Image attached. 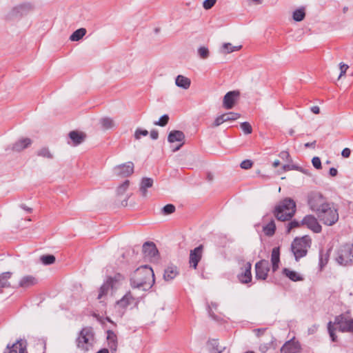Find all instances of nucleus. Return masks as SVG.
Wrapping results in <instances>:
<instances>
[{"mask_svg": "<svg viewBox=\"0 0 353 353\" xmlns=\"http://www.w3.org/2000/svg\"><path fill=\"white\" fill-rule=\"evenodd\" d=\"M307 203L310 209L317 214L318 212H320L321 208L328 203L321 193L312 192L307 196Z\"/></svg>", "mask_w": 353, "mask_h": 353, "instance_id": "6e6552de", "label": "nucleus"}, {"mask_svg": "<svg viewBox=\"0 0 353 353\" xmlns=\"http://www.w3.org/2000/svg\"><path fill=\"white\" fill-rule=\"evenodd\" d=\"M276 230V225L274 220H272L267 225L263 227V231L268 236H272L274 234Z\"/></svg>", "mask_w": 353, "mask_h": 353, "instance_id": "473e14b6", "label": "nucleus"}, {"mask_svg": "<svg viewBox=\"0 0 353 353\" xmlns=\"http://www.w3.org/2000/svg\"><path fill=\"white\" fill-rule=\"evenodd\" d=\"M224 122H225L224 117H223V114H221V115L217 117L215 119V120H214V123L212 124V126L213 127H218L221 124L223 123Z\"/></svg>", "mask_w": 353, "mask_h": 353, "instance_id": "864d4df0", "label": "nucleus"}, {"mask_svg": "<svg viewBox=\"0 0 353 353\" xmlns=\"http://www.w3.org/2000/svg\"><path fill=\"white\" fill-rule=\"evenodd\" d=\"M37 155L48 159H52L54 158L53 154L50 149L46 147L40 148L37 151Z\"/></svg>", "mask_w": 353, "mask_h": 353, "instance_id": "c9c22d12", "label": "nucleus"}, {"mask_svg": "<svg viewBox=\"0 0 353 353\" xmlns=\"http://www.w3.org/2000/svg\"><path fill=\"white\" fill-rule=\"evenodd\" d=\"M315 145H316V141H314L313 142H311V143H306L305 144V148H314Z\"/></svg>", "mask_w": 353, "mask_h": 353, "instance_id": "e2e57ef3", "label": "nucleus"}, {"mask_svg": "<svg viewBox=\"0 0 353 353\" xmlns=\"http://www.w3.org/2000/svg\"><path fill=\"white\" fill-rule=\"evenodd\" d=\"M217 304L216 303H211L210 305H208V314L209 316L215 321H219L220 317L216 315L214 312V310H216Z\"/></svg>", "mask_w": 353, "mask_h": 353, "instance_id": "4c0bfd02", "label": "nucleus"}, {"mask_svg": "<svg viewBox=\"0 0 353 353\" xmlns=\"http://www.w3.org/2000/svg\"><path fill=\"white\" fill-rule=\"evenodd\" d=\"M94 343V334L91 327H84L79 332L77 339L78 348L84 352L90 350Z\"/></svg>", "mask_w": 353, "mask_h": 353, "instance_id": "423d86ee", "label": "nucleus"}, {"mask_svg": "<svg viewBox=\"0 0 353 353\" xmlns=\"http://www.w3.org/2000/svg\"><path fill=\"white\" fill-rule=\"evenodd\" d=\"M241 47V46H233L230 43H224L220 48V52L221 54H229L239 50Z\"/></svg>", "mask_w": 353, "mask_h": 353, "instance_id": "c756f323", "label": "nucleus"}, {"mask_svg": "<svg viewBox=\"0 0 353 353\" xmlns=\"http://www.w3.org/2000/svg\"><path fill=\"white\" fill-rule=\"evenodd\" d=\"M270 270L269 263L266 260H261L255 265L256 278L257 279H266Z\"/></svg>", "mask_w": 353, "mask_h": 353, "instance_id": "4468645a", "label": "nucleus"}, {"mask_svg": "<svg viewBox=\"0 0 353 353\" xmlns=\"http://www.w3.org/2000/svg\"><path fill=\"white\" fill-rule=\"evenodd\" d=\"M86 34V30L83 28L75 30L70 37L72 41H78Z\"/></svg>", "mask_w": 353, "mask_h": 353, "instance_id": "f704fd0d", "label": "nucleus"}, {"mask_svg": "<svg viewBox=\"0 0 353 353\" xmlns=\"http://www.w3.org/2000/svg\"><path fill=\"white\" fill-rule=\"evenodd\" d=\"M153 180L151 178H143L140 185V192L141 196L145 197L147 196V188L152 186Z\"/></svg>", "mask_w": 353, "mask_h": 353, "instance_id": "bb28decb", "label": "nucleus"}, {"mask_svg": "<svg viewBox=\"0 0 353 353\" xmlns=\"http://www.w3.org/2000/svg\"><path fill=\"white\" fill-rule=\"evenodd\" d=\"M350 154H351V150L347 148H344L341 152V155L344 158H348L350 156Z\"/></svg>", "mask_w": 353, "mask_h": 353, "instance_id": "bf43d9fd", "label": "nucleus"}, {"mask_svg": "<svg viewBox=\"0 0 353 353\" xmlns=\"http://www.w3.org/2000/svg\"><path fill=\"white\" fill-rule=\"evenodd\" d=\"M198 55L202 59H206L210 56V51L207 47L201 46L198 48L197 50Z\"/></svg>", "mask_w": 353, "mask_h": 353, "instance_id": "ea45409f", "label": "nucleus"}, {"mask_svg": "<svg viewBox=\"0 0 353 353\" xmlns=\"http://www.w3.org/2000/svg\"><path fill=\"white\" fill-rule=\"evenodd\" d=\"M348 68L349 67H348L347 65L344 64L343 63H340L341 73H340V75H339V78L341 77L346 72V70L348 69Z\"/></svg>", "mask_w": 353, "mask_h": 353, "instance_id": "13d9d810", "label": "nucleus"}, {"mask_svg": "<svg viewBox=\"0 0 353 353\" xmlns=\"http://www.w3.org/2000/svg\"><path fill=\"white\" fill-rule=\"evenodd\" d=\"M154 283V272L148 265H142L138 268L130 279V285L132 288H137L143 291L150 289Z\"/></svg>", "mask_w": 353, "mask_h": 353, "instance_id": "f257e3e1", "label": "nucleus"}, {"mask_svg": "<svg viewBox=\"0 0 353 353\" xmlns=\"http://www.w3.org/2000/svg\"><path fill=\"white\" fill-rule=\"evenodd\" d=\"M116 283L117 280L112 277H109L100 288L97 299H101L103 296L106 295L110 289H112L114 288Z\"/></svg>", "mask_w": 353, "mask_h": 353, "instance_id": "4be33fe9", "label": "nucleus"}, {"mask_svg": "<svg viewBox=\"0 0 353 353\" xmlns=\"http://www.w3.org/2000/svg\"><path fill=\"white\" fill-rule=\"evenodd\" d=\"M252 264L250 262H246L244 265V269H242V272L238 274L237 277L239 281L243 283H249L252 281L251 274Z\"/></svg>", "mask_w": 353, "mask_h": 353, "instance_id": "6ab92c4d", "label": "nucleus"}, {"mask_svg": "<svg viewBox=\"0 0 353 353\" xmlns=\"http://www.w3.org/2000/svg\"><path fill=\"white\" fill-rule=\"evenodd\" d=\"M302 350L301 345L299 341L293 337L287 341L281 347L280 353H299Z\"/></svg>", "mask_w": 353, "mask_h": 353, "instance_id": "9b49d317", "label": "nucleus"}, {"mask_svg": "<svg viewBox=\"0 0 353 353\" xmlns=\"http://www.w3.org/2000/svg\"><path fill=\"white\" fill-rule=\"evenodd\" d=\"M296 212V203L290 198L281 201L274 208L273 214L277 220L285 221L291 219Z\"/></svg>", "mask_w": 353, "mask_h": 353, "instance_id": "f03ea898", "label": "nucleus"}, {"mask_svg": "<svg viewBox=\"0 0 353 353\" xmlns=\"http://www.w3.org/2000/svg\"><path fill=\"white\" fill-rule=\"evenodd\" d=\"M310 245L311 239L308 236L295 238L291 244V250L294 256L295 260L299 261L301 258L305 256Z\"/></svg>", "mask_w": 353, "mask_h": 353, "instance_id": "20e7f679", "label": "nucleus"}, {"mask_svg": "<svg viewBox=\"0 0 353 353\" xmlns=\"http://www.w3.org/2000/svg\"><path fill=\"white\" fill-rule=\"evenodd\" d=\"M241 128L247 134H251L252 132V126L248 122H243L241 124Z\"/></svg>", "mask_w": 353, "mask_h": 353, "instance_id": "de8ad7c7", "label": "nucleus"}, {"mask_svg": "<svg viewBox=\"0 0 353 353\" xmlns=\"http://www.w3.org/2000/svg\"><path fill=\"white\" fill-rule=\"evenodd\" d=\"M311 111L314 114H319L320 112V108L318 106H312L311 108Z\"/></svg>", "mask_w": 353, "mask_h": 353, "instance_id": "0e129e2a", "label": "nucleus"}, {"mask_svg": "<svg viewBox=\"0 0 353 353\" xmlns=\"http://www.w3.org/2000/svg\"><path fill=\"white\" fill-rule=\"evenodd\" d=\"M68 137L72 141V143L68 142V144L77 146L83 142L85 134L83 132L73 130L68 134Z\"/></svg>", "mask_w": 353, "mask_h": 353, "instance_id": "412c9836", "label": "nucleus"}, {"mask_svg": "<svg viewBox=\"0 0 353 353\" xmlns=\"http://www.w3.org/2000/svg\"><path fill=\"white\" fill-rule=\"evenodd\" d=\"M175 84L179 88L187 90L190 86L191 81L189 78L179 74L176 77Z\"/></svg>", "mask_w": 353, "mask_h": 353, "instance_id": "a878e982", "label": "nucleus"}, {"mask_svg": "<svg viewBox=\"0 0 353 353\" xmlns=\"http://www.w3.org/2000/svg\"><path fill=\"white\" fill-rule=\"evenodd\" d=\"M169 121V116L168 114H163L157 121H154V124L155 125H159L161 127L165 126Z\"/></svg>", "mask_w": 353, "mask_h": 353, "instance_id": "37998d69", "label": "nucleus"}, {"mask_svg": "<svg viewBox=\"0 0 353 353\" xmlns=\"http://www.w3.org/2000/svg\"><path fill=\"white\" fill-rule=\"evenodd\" d=\"M8 352L5 353H27L26 352V342L22 340H17L11 347L8 345Z\"/></svg>", "mask_w": 353, "mask_h": 353, "instance_id": "aec40b11", "label": "nucleus"}, {"mask_svg": "<svg viewBox=\"0 0 353 353\" xmlns=\"http://www.w3.org/2000/svg\"><path fill=\"white\" fill-rule=\"evenodd\" d=\"M144 257L152 262H157L159 258V251L153 242H145L143 245Z\"/></svg>", "mask_w": 353, "mask_h": 353, "instance_id": "1a4fd4ad", "label": "nucleus"}, {"mask_svg": "<svg viewBox=\"0 0 353 353\" xmlns=\"http://www.w3.org/2000/svg\"><path fill=\"white\" fill-rule=\"evenodd\" d=\"M305 16L304 8H300L293 12V19L296 21H301L304 19Z\"/></svg>", "mask_w": 353, "mask_h": 353, "instance_id": "e433bc0d", "label": "nucleus"}, {"mask_svg": "<svg viewBox=\"0 0 353 353\" xmlns=\"http://www.w3.org/2000/svg\"><path fill=\"white\" fill-rule=\"evenodd\" d=\"M178 274L177 268L176 266H169L164 272L163 279L166 281L172 280Z\"/></svg>", "mask_w": 353, "mask_h": 353, "instance_id": "cd10ccee", "label": "nucleus"}, {"mask_svg": "<svg viewBox=\"0 0 353 353\" xmlns=\"http://www.w3.org/2000/svg\"><path fill=\"white\" fill-rule=\"evenodd\" d=\"M130 185V181L125 180L121 185L117 188L118 194H123L126 190L128 188Z\"/></svg>", "mask_w": 353, "mask_h": 353, "instance_id": "a18cd8bd", "label": "nucleus"}, {"mask_svg": "<svg viewBox=\"0 0 353 353\" xmlns=\"http://www.w3.org/2000/svg\"><path fill=\"white\" fill-rule=\"evenodd\" d=\"M225 122L236 120L240 117V114L236 112H228L223 114Z\"/></svg>", "mask_w": 353, "mask_h": 353, "instance_id": "79ce46f5", "label": "nucleus"}, {"mask_svg": "<svg viewBox=\"0 0 353 353\" xmlns=\"http://www.w3.org/2000/svg\"><path fill=\"white\" fill-rule=\"evenodd\" d=\"M334 325H338L339 330L342 332L353 333V319L343 314L337 316L334 323L330 321L327 323V330L332 341H336L337 336L335 334Z\"/></svg>", "mask_w": 353, "mask_h": 353, "instance_id": "7ed1b4c3", "label": "nucleus"}, {"mask_svg": "<svg viewBox=\"0 0 353 353\" xmlns=\"http://www.w3.org/2000/svg\"><path fill=\"white\" fill-rule=\"evenodd\" d=\"M37 283L38 280L36 277L32 275H26L20 279L19 286L22 288H28L35 285Z\"/></svg>", "mask_w": 353, "mask_h": 353, "instance_id": "5701e85b", "label": "nucleus"}, {"mask_svg": "<svg viewBox=\"0 0 353 353\" xmlns=\"http://www.w3.org/2000/svg\"><path fill=\"white\" fill-rule=\"evenodd\" d=\"M283 273L292 281H300L303 280V278L299 273L295 271L290 270L288 268H284L283 270Z\"/></svg>", "mask_w": 353, "mask_h": 353, "instance_id": "7c9ffc66", "label": "nucleus"}, {"mask_svg": "<svg viewBox=\"0 0 353 353\" xmlns=\"http://www.w3.org/2000/svg\"><path fill=\"white\" fill-rule=\"evenodd\" d=\"M107 340L108 347L112 353L116 352L117 348V337L115 333L112 330L107 332Z\"/></svg>", "mask_w": 353, "mask_h": 353, "instance_id": "b1692460", "label": "nucleus"}, {"mask_svg": "<svg viewBox=\"0 0 353 353\" xmlns=\"http://www.w3.org/2000/svg\"><path fill=\"white\" fill-rule=\"evenodd\" d=\"M216 0H205L203 3V6L205 10L212 8L216 3Z\"/></svg>", "mask_w": 353, "mask_h": 353, "instance_id": "3c124183", "label": "nucleus"}, {"mask_svg": "<svg viewBox=\"0 0 353 353\" xmlns=\"http://www.w3.org/2000/svg\"><path fill=\"white\" fill-rule=\"evenodd\" d=\"M113 172L114 175L119 177H128L130 176L134 172V163L128 161L117 165L114 168Z\"/></svg>", "mask_w": 353, "mask_h": 353, "instance_id": "9d476101", "label": "nucleus"}, {"mask_svg": "<svg viewBox=\"0 0 353 353\" xmlns=\"http://www.w3.org/2000/svg\"><path fill=\"white\" fill-rule=\"evenodd\" d=\"M150 137L153 140H157L159 137V132L157 130H152L150 131Z\"/></svg>", "mask_w": 353, "mask_h": 353, "instance_id": "052dcab7", "label": "nucleus"}, {"mask_svg": "<svg viewBox=\"0 0 353 353\" xmlns=\"http://www.w3.org/2000/svg\"><path fill=\"white\" fill-rule=\"evenodd\" d=\"M280 158H281L283 160H286L288 162H291L292 159L290 157V155L288 152L287 151H282L279 154Z\"/></svg>", "mask_w": 353, "mask_h": 353, "instance_id": "6e6d98bb", "label": "nucleus"}, {"mask_svg": "<svg viewBox=\"0 0 353 353\" xmlns=\"http://www.w3.org/2000/svg\"><path fill=\"white\" fill-rule=\"evenodd\" d=\"M239 95L240 92L238 90L230 91L227 92L223 97V107L226 109L232 108Z\"/></svg>", "mask_w": 353, "mask_h": 353, "instance_id": "a211bd4d", "label": "nucleus"}, {"mask_svg": "<svg viewBox=\"0 0 353 353\" xmlns=\"http://www.w3.org/2000/svg\"><path fill=\"white\" fill-rule=\"evenodd\" d=\"M301 225L307 227L315 233L321 232V226L313 215H307L301 221Z\"/></svg>", "mask_w": 353, "mask_h": 353, "instance_id": "ddd939ff", "label": "nucleus"}, {"mask_svg": "<svg viewBox=\"0 0 353 353\" xmlns=\"http://www.w3.org/2000/svg\"><path fill=\"white\" fill-rule=\"evenodd\" d=\"M134 301V297L130 292H128L121 299L117 302L118 306L125 308Z\"/></svg>", "mask_w": 353, "mask_h": 353, "instance_id": "c85d7f7f", "label": "nucleus"}, {"mask_svg": "<svg viewBox=\"0 0 353 353\" xmlns=\"http://www.w3.org/2000/svg\"><path fill=\"white\" fill-rule=\"evenodd\" d=\"M175 206L172 204H167L162 209L161 212L164 215L172 214L175 211Z\"/></svg>", "mask_w": 353, "mask_h": 353, "instance_id": "c03bdc74", "label": "nucleus"}, {"mask_svg": "<svg viewBox=\"0 0 353 353\" xmlns=\"http://www.w3.org/2000/svg\"><path fill=\"white\" fill-rule=\"evenodd\" d=\"M252 164L253 163H252V161L248 160V159L244 160L241 163V168L243 169L247 170V169L250 168L252 166Z\"/></svg>", "mask_w": 353, "mask_h": 353, "instance_id": "4d7b16f0", "label": "nucleus"}, {"mask_svg": "<svg viewBox=\"0 0 353 353\" xmlns=\"http://www.w3.org/2000/svg\"><path fill=\"white\" fill-rule=\"evenodd\" d=\"M32 143V140L28 137H21L16 141L11 146L10 150L13 152H20L29 148Z\"/></svg>", "mask_w": 353, "mask_h": 353, "instance_id": "dca6fc26", "label": "nucleus"}, {"mask_svg": "<svg viewBox=\"0 0 353 353\" xmlns=\"http://www.w3.org/2000/svg\"><path fill=\"white\" fill-rule=\"evenodd\" d=\"M12 276V272H6L0 274V288L10 287L9 279Z\"/></svg>", "mask_w": 353, "mask_h": 353, "instance_id": "2f4dec72", "label": "nucleus"}, {"mask_svg": "<svg viewBox=\"0 0 353 353\" xmlns=\"http://www.w3.org/2000/svg\"><path fill=\"white\" fill-rule=\"evenodd\" d=\"M282 170L285 171L295 170L299 171H303V168L296 165H284L282 167Z\"/></svg>", "mask_w": 353, "mask_h": 353, "instance_id": "8fccbe9b", "label": "nucleus"}, {"mask_svg": "<svg viewBox=\"0 0 353 353\" xmlns=\"http://www.w3.org/2000/svg\"><path fill=\"white\" fill-rule=\"evenodd\" d=\"M301 225V222H299L296 220H294L288 223V232H290V230L293 228H298Z\"/></svg>", "mask_w": 353, "mask_h": 353, "instance_id": "603ef678", "label": "nucleus"}, {"mask_svg": "<svg viewBox=\"0 0 353 353\" xmlns=\"http://www.w3.org/2000/svg\"><path fill=\"white\" fill-rule=\"evenodd\" d=\"M329 173H330V176H336V175H337V174H338V171H337V170H336V168H331L330 169Z\"/></svg>", "mask_w": 353, "mask_h": 353, "instance_id": "680f3d73", "label": "nucleus"}, {"mask_svg": "<svg viewBox=\"0 0 353 353\" xmlns=\"http://www.w3.org/2000/svg\"><path fill=\"white\" fill-rule=\"evenodd\" d=\"M44 265H50L54 263L55 257L52 254L43 255L40 258Z\"/></svg>", "mask_w": 353, "mask_h": 353, "instance_id": "a19ab883", "label": "nucleus"}, {"mask_svg": "<svg viewBox=\"0 0 353 353\" xmlns=\"http://www.w3.org/2000/svg\"><path fill=\"white\" fill-rule=\"evenodd\" d=\"M312 163L313 166L315 168H316V169L321 168V159L319 157H313V159L312 160Z\"/></svg>", "mask_w": 353, "mask_h": 353, "instance_id": "5fc2aeb1", "label": "nucleus"}, {"mask_svg": "<svg viewBox=\"0 0 353 353\" xmlns=\"http://www.w3.org/2000/svg\"><path fill=\"white\" fill-rule=\"evenodd\" d=\"M328 258L326 254H323L322 252L319 255V266L322 269L327 263Z\"/></svg>", "mask_w": 353, "mask_h": 353, "instance_id": "09e8293b", "label": "nucleus"}, {"mask_svg": "<svg viewBox=\"0 0 353 353\" xmlns=\"http://www.w3.org/2000/svg\"><path fill=\"white\" fill-rule=\"evenodd\" d=\"M20 207L23 209L24 210L27 211L28 212H32V209L31 208H29V207H27L26 205L24 204H21L20 205Z\"/></svg>", "mask_w": 353, "mask_h": 353, "instance_id": "69168bd1", "label": "nucleus"}, {"mask_svg": "<svg viewBox=\"0 0 353 353\" xmlns=\"http://www.w3.org/2000/svg\"><path fill=\"white\" fill-rule=\"evenodd\" d=\"M336 262L343 266L353 264V243L345 244L340 247L337 252Z\"/></svg>", "mask_w": 353, "mask_h": 353, "instance_id": "0eeeda50", "label": "nucleus"}, {"mask_svg": "<svg viewBox=\"0 0 353 353\" xmlns=\"http://www.w3.org/2000/svg\"><path fill=\"white\" fill-rule=\"evenodd\" d=\"M203 245H200L194 249L190 250L189 263L190 267L196 269L197 265L202 257Z\"/></svg>", "mask_w": 353, "mask_h": 353, "instance_id": "2eb2a0df", "label": "nucleus"}, {"mask_svg": "<svg viewBox=\"0 0 353 353\" xmlns=\"http://www.w3.org/2000/svg\"><path fill=\"white\" fill-rule=\"evenodd\" d=\"M32 10V6L29 3L19 4L12 8L10 16L11 17H21L27 14Z\"/></svg>", "mask_w": 353, "mask_h": 353, "instance_id": "f3484780", "label": "nucleus"}, {"mask_svg": "<svg viewBox=\"0 0 353 353\" xmlns=\"http://www.w3.org/2000/svg\"><path fill=\"white\" fill-rule=\"evenodd\" d=\"M209 345L211 346L212 351L214 353H221L224 349L223 347H220L219 345V343H218L217 340H216V339H212V340L210 341Z\"/></svg>", "mask_w": 353, "mask_h": 353, "instance_id": "58836bf2", "label": "nucleus"}, {"mask_svg": "<svg viewBox=\"0 0 353 353\" xmlns=\"http://www.w3.org/2000/svg\"><path fill=\"white\" fill-rule=\"evenodd\" d=\"M100 124L104 130H110L115 126L114 121L110 117H103L100 119Z\"/></svg>", "mask_w": 353, "mask_h": 353, "instance_id": "72a5a7b5", "label": "nucleus"}, {"mask_svg": "<svg viewBox=\"0 0 353 353\" xmlns=\"http://www.w3.org/2000/svg\"><path fill=\"white\" fill-rule=\"evenodd\" d=\"M321 221L325 225H332L339 220V213L337 209L332 203H328L321 208L316 214Z\"/></svg>", "mask_w": 353, "mask_h": 353, "instance_id": "39448f33", "label": "nucleus"}, {"mask_svg": "<svg viewBox=\"0 0 353 353\" xmlns=\"http://www.w3.org/2000/svg\"><path fill=\"white\" fill-rule=\"evenodd\" d=\"M280 165V161L279 160H275L273 163H272V165L274 168H276L277 166H279Z\"/></svg>", "mask_w": 353, "mask_h": 353, "instance_id": "774afa93", "label": "nucleus"}, {"mask_svg": "<svg viewBox=\"0 0 353 353\" xmlns=\"http://www.w3.org/2000/svg\"><path fill=\"white\" fill-rule=\"evenodd\" d=\"M271 262L272 265V271L275 272L279 268L280 262V250L279 248H274L271 254Z\"/></svg>", "mask_w": 353, "mask_h": 353, "instance_id": "393cba45", "label": "nucleus"}, {"mask_svg": "<svg viewBox=\"0 0 353 353\" xmlns=\"http://www.w3.org/2000/svg\"><path fill=\"white\" fill-rule=\"evenodd\" d=\"M206 179L209 182H211L213 180V175L211 173H208Z\"/></svg>", "mask_w": 353, "mask_h": 353, "instance_id": "338daca9", "label": "nucleus"}, {"mask_svg": "<svg viewBox=\"0 0 353 353\" xmlns=\"http://www.w3.org/2000/svg\"><path fill=\"white\" fill-rule=\"evenodd\" d=\"M185 134L182 131L180 130H172L168 136V141L170 143L180 142L181 143L174 148L172 151L174 152L178 151L185 143Z\"/></svg>", "mask_w": 353, "mask_h": 353, "instance_id": "f8f14e48", "label": "nucleus"}, {"mask_svg": "<svg viewBox=\"0 0 353 353\" xmlns=\"http://www.w3.org/2000/svg\"><path fill=\"white\" fill-rule=\"evenodd\" d=\"M149 134L147 130H142L140 128H137L134 132V138L137 140L141 139V136L145 137Z\"/></svg>", "mask_w": 353, "mask_h": 353, "instance_id": "49530a36", "label": "nucleus"}]
</instances>
